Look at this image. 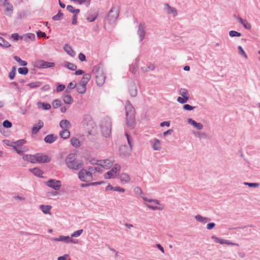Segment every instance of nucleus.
Listing matches in <instances>:
<instances>
[{"instance_id": "nucleus-9", "label": "nucleus", "mask_w": 260, "mask_h": 260, "mask_svg": "<svg viewBox=\"0 0 260 260\" xmlns=\"http://www.w3.org/2000/svg\"><path fill=\"white\" fill-rule=\"evenodd\" d=\"M54 62L45 61L43 60H39L35 62V66L38 68L47 69L54 67Z\"/></svg>"}, {"instance_id": "nucleus-18", "label": "nucleus", "mask_w": 260, "mask_h": 260, "mask_svg": "<svg viewBox=\"0 0 260 260\" xmlns=\"http://www.w3.org/2000/svg\"><path fill=\"white\" fill-rule=\"evenodd\" d=\"M235 17L236 18L237 20L238 21V22L243 25V27L247 29H250L251 28V24L248 22V21L246 20H243L241 17H237L235 16Z\"/></svg>"}, {"instance_id": "nucleus-61", "label": "nucleus", "mask_w": 260, "mask_h": 260, "mask_svg": "<svg viewBox=\"0 0 260 260\" xmlns=\"http://www.w3.org/2000/svg\"><path fill=\"white\" fill-rule=\"evenodd\" d=\"M97 16L98 14H94L93 15H92L91 16L87 17L86 19L89 22H93L96 19Z\"/></svg>"}, {"instance_id": "nucleus-44", "label": "nucleus", "mask_w": 260, "mask_h": 260, "mask_svg": "<svg viewBox=\"0 0 260 260\" xmlns=\"http://www.w3.org/2000/svg\"><path fill=\"white\" fill-rule=\"evenodd\" d=\"M63 14L61 13L60 11H59L58 13L52 17V19L54 21L60 20L62 18Z\"/></svg>"}, {"instance_id": "nucleus-42", "label": "nucleus", "mask_w": 260, "mask_h": 260, "mask_svg": "<svg viewBox=\"0 0 260 260\" xmlns=\"http://www.w3.org/2000/svg\"><path fill=\"white\" fill-rule=\"evenodd\" d=\"M77 84L75 81L70 82L66 89V91L67 92H70L71 90L75 88L76 87Z\"/></svg>"}, {"instance_id": "nucleus-30", "label": "nucleus", "mask_w": 260, "mask_h": 260, "mask_svg": "<svg viewBox=\"0 0 260 260\" xmlns=\"http://www.w3.org/2000/svg\"><path fill=\"white\" fill-rule=\"evenodd\" d=\"M59 135L61 138H63V139H67L69 138L70 136V131L67 129H64L60 132Z\"/></svg>"}, {"instance_id": "nucleus-56", "label": "nucleus", "mask_w": 260, "mask_h": 260, "mask_svg": "<svg viewBox=\"0 0 260 260\" xmlns=\"http://www.w3.org/2000/svg\"><path fill=\"white\" fill-rule=\"evenodd\" d=\"M83 230H79L75 231L71 235V237H77L80 236L83 233Z\"/></svg>"}, {"instance_id": "nucleus-3", "label": "nucleus", "mask_w": 260, "mask_h": 260, "mask_svg": "<svg viewBox=\"0 0 260 260\" xmlns=\"http://www.w3.org/2000/svg\"><path fill=\"white\" fill-rule=\"evenodd\" d=\"M92 71L95 74L96 82L98 85L102 86L105 81V74L100 66L93 67Z\"/></svg>"}, {"instance_id": "nucleus-10", "label": "nucleus", "mask_w": 260, "mask_h": 260, "mask_svg": "<svg viewBox=\"0 0 260 260\" xmlns=\"http://www.w3.org/2000/svg\"><path fill=\"white\" fill-rule=\"evenodd\" d=\"M45 183L48 186L56 190H58L61 185L60 181L52 179L49 180Z\"/></svg>"}, {"instance_id": "nucleus-49", "label": "nucleus", "mask_w": 260, "mask_h": 260, "mask_svg": "<svg viewBox=\"0 0 260 260\" xmlns=\"http://www.w3.org/2000/svg\"><path fill=\"white\" fill-rule=\"evenodd\" d=\"M18 73L20 74H22V75H26L28 72V70L26 67L19 68L18 69Z\"/></svg>"}, {"instance_id": "nucleus-14", "label": "nucleus", "mask_w": 260, "mask_h": 260, "mask_svg": "<svg viewBox=\"0 0 260 260\" xmlns=\"http://www.w3.org/2000/svg\"><path fill=\"white\" fill-rule=\"evenodd\" d=\"M51 160V158L42 153H37V162L48 163Z\"/></svg>"}, {"instance_id": "nucleus-25", "label": "nucleus", "mask_w": 260, "mask_h": 260, "mask_svg": "<svg viewBox=\"0 0 260 260\" xmlns=\"http://www.w3.org/2000/svg\"><path fill=\"white\" fill-rule=\"evenodd\" d=\"M91 78V75L89 74H85L83 75V78L79 82L81 84L84 85L86 86V84L88 82V81L90 80Z\"/></svg>"}, {"instance_id": "nucleus-54", "label": "nucleus", "mask_w": 260, "mask_h": 260, "mask_svg": "<svg viewBox=\"0 0 260 260\" xmlns=\"http://www.w3.org/2000/svg\"><path fill=\"white\" fill-rule=\"evenodd\" d=\"M238 49L239 50V53L243 55L245 58L247 59L248 58V56L247 54H246L245 52L243 50V48L241 46H239L238 47Z\"/></svg>"}, {"instance_id": "nucleus-22", "label": "nucleus", "mask_w": 260, "mask_h": 260, "mask_svg": "<svg viewBox=\"0 0 260 260\" xmlns=\"http://www.w3.org/2000/svg\"><path fill=\"white\" fill-rule=\"evenodd\" d=\"M57 139V137L53 134H50L46 136L44 138V141L47 143H52Z\"/></svg>"}, {"instance_id": "nucleus-5", "label": "nucleus", "mask_w": 260, "mask_h": 260, "mask_svg": "<svg viewBox=\"0 0 260 260\" xmlns=\"http://www.w3.org/2000/svg\"><path fill=\"white\" fill-rule=\"evenodd\" d=\"M102 133L104 137L110 136L111 132V122L110 119L105 118L101 123Z\"/></svg>"}, {"instance_id": "nucleus-13", "label": "nucleus", "mask_w": 260, "mask_h": 260, "mask_svg": "<svg viewBox=\"0 0 260 260\" xmlns=\"http://www.w3.org/2000/svg\"><path fill=\"white\" fill-rule=\"evenodd\" d=\"M137 35L139 38V41L142 42L145 38L146 35L145 26L144 25L140 23L138 26Z\"/></svg>"}, {"instance_id": "nucleus-33", "label": "nucleus", "mask_w": 260, "mask_h": 260, "mask_svg": "<svg viewBox=\"0 0 260 260\" xmlns=\"http://www.w3.org/2000/svg\"><path fill=\"white\" fill-rule=\"evenodd\" d=\"M63 101L65 104L68 105L71 104L73 102V100L72 96L68 94H64L63 95Z\"/></svg>"}, {"instance_id": "nucleus-53", "label": "nucleus", "mask_w": 260, "mask_h": 260, "mask_svg": "<svg viewBox=\"0 0 260 260\" xmlns=\"http://www.w3.org/2000/svg\"><path fill=\"white\" fill-rule=\"evenodd\" d=\"M229 35L231 37H239L241 36V33L235 31V30H231L229 32Z\"/></svg>"}, {"instance_id": "nucleus-64", "label": "nucleus", "mask_w": 260, "mask_h": 260, "mask_svg": "<svg viewBox=\"0 0 260 260\" xmlns=\"http://www.w3.org/2000/svg\"><path fill=\"white\" fill-rule=\"evenodd\" d=\"M78 58H79V59L81 61H85L86 60V57H85V55L83 54L82 53H80L79 55H78Z\"/></svg>"}, {"instance_id": "nucleus-34", "label": "nucleus", "mask_w": 260, "mask_h": 260, "mask_svg": "<svg viewBox=\"0 0 260 260\" xmlns=\"http://www.w3.org/2000/svg\"><path fill=\"white\" fill-rule=\"evenodd\" d=\"M20 39L25 41H27L28 39L34 40L35 39V35L34 34L29 33L21 37Z\"/></svg>"}, {"instance_id": "nucleus-50", "label": "nucleus", "mask_w": 260, "mask_h": 260, "mask_svg": "<svg viewBox=\"0 0 260 260\" xmlns=\"http://www.w3.org/2000/svg\"><path fill=\"white\" fill-rule=\"evenodd\" d=\"M121 169V166L119 165L116 164L114 165V167L111 169V170H113L114 173H115L116 175L119 173Z\"/></svg>"}, {"instance_id": "nucleus-17", "label": "nucleus", "mask_w": 260, "mask_h": 260, "mask_svg": "<svg viewBox=\"0 0 260 260\" xmlns=\"http://www.w3.org/2000/svg\"><path fill=\"white\" fill-rule=\"evenodd\" d=\"M187 122L198 130H201L203 128V125L201 123H198L191 118H188Z\"/></svg>"}, {"instance_id": "nucleus-45", "label": "nucleus", "mask_w": 260, "mask_h": 260, "mask_svg": "<svg viewBox=\"0 0 260 260\" xmlns=\"http://www.w3.org/2000/svg\"><path fill=\"white\" fill-rule=\"evenodd\" d=\"M41 84L42 83L40 82H34L29 83L28 86H29V87L31 88H34L40 87Z\"/></svg>"}, {"instance_id": "nucleus-57", "label": "nucleus", "mask_w": 260, "mask_h": 260, "mask_svg": "<svg viewBox=\"0 0 260 260\" xmlns=\"http://www.w3.org/2000/svg\"><path fill=\"white\" fill-rule=\"evenodd\" d=\"M244 185L248 186L250 187H258L259 185L258 183H248V182H244Z\"/></svg>"}, {"instance_id": "nucleus-47", "label": "nucleus", "mask_w": 260, "mask_h": 260, "mask_svg": "<svg viewBox=\"0 0 260 260\" xmlns=\"http://www.w3.org/2000/svg\"><path fill=\"white\" fill-rule=\"evenodd\" d=\"M189 100V97H180L179 96L177 99V101L180 104H184Z\"/></svg>"}, {"instance_id": "nucleus-55", "label": "nucleus", "mask_w": 260, "mask_h": 260, "mask_svg": "<svg viewBox=\"0 0 260 260\" xmlns=\"http://www.w3.org/2000/svg\"><path fill=\"white\" fill-rule=\"evenodd\" d=\"M19 154H22L24 151H25V149L24 148H20L17 147L16 145L14 146L13 148Z\"/></svg>"}, {"instance_id": "nucleus-38", "label": "nucleus", "mask_w": 260, "mask_h": 260, "mask_svg": "<svg viewBox=\"0 0 260 260\" xmlns=\"http://www.w3.org/2000/svg\"><path fill=\"white\" fill-rule=\"evenodd\" d=\"M0 46L3 48H8L11 46V45L8 41L0 37Z\"/></svg>"}, {"instance_id": "nucleus-63", "label": "nucleus", "mask_w": 260, "mask_h": 260, "mask_svg": "<svg viewBox=\"0 0 260 260\" xmlns=\"http://www.w3.org/2000/svg\"><path fill=\"white\" fill-rule=\"evenodd\" d=\"M194 108L195 107H192L188 104H186L183 106V109L185 110L190 111L193 110Z\"/></svg>"}, {"instance_id": "nucleus-35", "label": "nucleus", "mask_w": 260, "mask_h": 260, "mask_svg": "<svg viewBox=\"0 0 260 260\" xmlns=\"http://www.w3.org/2000/svg\"><path fill=\"white\" fill-rule=\"evenodd\" d=\"M60 126L63 129H67L70 126V122L68 120L64 119L60 121Z\"/></svg>"}, {"instance_id": "nucleus-41", "label": "nucleus", "mask_w": 260, "mask_h": 260, "mask_svg": "<svg viewBox=\"0 0 260 260\" xmlns=\"http://www.w3.org/2000/svg\"><path fill=\"white\" fill-rule=\"evenodd\" d=\"M14 59L19 64L20 66L24 67L27 64V62L26 61L22 60L19 57L17 56H15L14 57Z\"/></svg>"}, {"instance_id": "nucleus-36", "label": "nucleus", "mask_w": 260, "mask_h": 260, "mask_svg": "<svg viewBox=\"0 0 260 260\" xmlns=\"http://www.w3.org/2000/svg\"><path fill=\"white\" fill-rule=\"evenodd\" d=\"M40 208L41 209L42 212L45 214L50 213V211L51 209V206L49 205H40Z\"/></svg>"}, {"instance_id": "nucleus-31", "label": "nucleus", "mask_w": 260, "mask_h": 260, "mask_svg": "<svg viewBox=\"0 0 260 260\" xmlns=\"http://www.w3.org/2000/svg\"><path fill=\"white\" fill-rule=\"evenodd\" d=\"M119 178L121 181L125 182L126 183L128 182L131 180L130 176L125 173H121Z\"/></svg>"}, {"instance_id": "nucleus-52", "label": "nucleus", "mask_w": 260, "mask_h": 260, "mask_svg": "<svg viewBox=\"0 0 260 260\" xmlns=\"http://www.w3.org/2000/svg\"><path fill=\"white\" fill-rule=\"evenodd\" d=\"M60 106L61 101L59 100H55L52 103V106L55 109L59 108Z\"/></svg>"}, {"instance_id": "nucleus-60", "label": "nucleus", "mask_w": 260, "mask_h": 260, "mask_svg": "<svg viewBox=\"0 0 260 260\" xmlns=\"http://www.w3.org/2000/svg\"><path fill=\"white\" fill-rule=\"evenodd\" d=\"M39 104L42 105V108L44 110H49L51 108V106L49 104L39 103Z\"/></svg>"}, {"instance_id": "nucleus-39", "label": "nucleus", "mask_w": 260, "mask_h": 260, "mask_svg": "<svg viewBox=\"0 0 260 260\" xmlns=\"http://www.w3.org/2000/svg\"><path fill=\"white\" fill-rule=\"evenodd\" d=\"M71 143L75 147H79L80 146V143L78 139L76 137H73L71 139Z\"/></svg>"}, {"instance_id": "nucleus-20", "label": "nucleus", "mask_w": 260, "mask_h": 260, "mask_svg": "<svg viewBox=\"0 0 260 260\" xmlns=\"http://www.w3.org/2000/svg\"><path fill=\"white\" fill-rule=\"evenodd\" d=\"M150 144L152 145L153 148L155 150H160L161 148L160 146V141L156 139H154L151 140L150 141Z\"/></svg>"}, {"instance_id": "nucleus-58", "label": "nucleus", "mask_w": 260, "mask_h": 260, "mask_svg": "<svg viewBox=\"0 0 260 260\" xmlns=\"http://www.w3.org/2000/svg\"><path fill=\"white\" fill-rule=\"evenodd\" d=\"M3 126L6 128H10L12 126V123L8 120H6L3 122Z\"/></svg>"}, {"instance_id": "nucleus-11", "label": "nucleus", "mask_w": 260, "mask_h": 260, "mask_svg": "<svg viewBox=\"0 0 260 260\" xmlns=\"http://www.w3.org/2000/svg\"><path fill=\"white\" fill-rule=\"evenodd\" d=\"M211 238L212 239L214 240V241L216 243H219V244H222V245L226 244V245H233V246L236 245V246H239V244H237V243L232 242L228 240H225V239H224L218 238V237H217L215 235L212 236Z\"/></svg>"}, {"instance_id": "nucleus-43", "label": "nucleus", "mask_w": 260, "mask_h": 260, "mask_svg": "<svg viewBox=\"0 0 260 260\" xmlns=\"http://www.w3.org/2000/svg\"><path fill=\"white\" fill-rule=\"evenodd\" d=\"M138 64L137 62L133 63L129 67V71L135 74L136 73L138 69Z\"/></svg>"}, {"instance_id": "nucleus-7", "label": "nucleus", "mask_w": 260, "mask_h": 260, "mask_svg": "<svg viewBox=\"0 0 260 260\" xmlns=\"http://www.w3.org/2000/svg\"><path fill=\"white\" fill-rule=\"evenodd\" d=\"M119 15V10L117 8L113 7L110 10L108 14V19L109 23L112 24L114 23Z\"/></svg>"}, {"instance_id": "nucleus-1", "label": "nucleus", "mask_w": 260, "mask_h": 260, "mask_svg": "<svg viewBox=\"0 0 260 260\" xmlns=\"http://www.w3.org/2000/svg\"><path fill=\"white\" fill-rule=\"evenodd\" d=\"M126 113V124L128 127L133 129L136 125L135 110L129 101H127L125 106Z\"/></svg>"}, {"instance_id": "nucleus-51", "label": "nucleus", "mask_w": 260, "mask_h": 260, "mask_svg": "<svg viewBox=\"0 0 260 260\" xmlns=\"http://www.w3.org/2000/svg\"><path fill=\"white\" fill-rule=\"evenodd\" d=\"M25 143L26 141L23 139L19 140L14 142V145H16L18 148H19L20 146H22Z\"/></svg>"}, {"instance_id": "nucleus-21", "label": "nucleus", "mask_w": 260, "mask_h": 260, "mask_svg": "<svg viewBox=\"0 0 260 260\" xmlns=\"http://www.w3.org/2000/svg\"><path fill=\"white\" fill-rule=\"evenodd\" d=\"M44 123L41 120H39L37 125H34L31 128V132L33 134H36L43 127Z\"/></svg>"}, {"instance_id": "nucleus-6", "label": "nucleus", "mask_w": 260, "mask_h": 260, "mask_svg": "<svg viewBox=\"0 0 260 260\" xmlns=\"http://www.w3.org/2000/svg\"><path fill=\"white\" fill-rule=\"evenodd\" d=\"M142 199L146 202L145 203V205L148 207L149 209H151L153 210H162L163 209L162 208H160L159 207H158L157 206H155V205H159V201L157 200H153V199H148V198L142 197Z\"/></svg>"}, {"instance_id": "nucleus-62", "label": "nucleus", "mask_w": 260, "mask_h": 260, "mask_svg": "<svg viewBox=\"0 0 260 260\" xmlns=\"http://www.w3.org/2000/svg\"><path fill=\"white\" fill-rule=\"evenodd\" d=\"M14 142H11L9 140H4V143L7 146L12 147L14 148V146H15L14 143Z\"/></svg>"}, {"instance_id": "nucleus-46", "label": "nucleus", "mask_w": 260, "mask_h": 260, "mask_svg": "<svg viewBox=\"0 0 260 260\" xmlns=\"http://www.w3.org/2000/svg\"><path fill=\"white\" fill-rule=\"evenodd\" d=\"M179 94L182 97H189L188 91L187 89H186L185 88H181L179 90Z\"/></svg>"}, {"instance_id": "nucleus-37", "label": "nucleus", "mask_w": 260, "mask_h": 260, "mask_svg": "<svg viewBox=\"0 0 260 260\" xmlns=\"http://www.w3.org/2000/svg\"><path fill=\"white\" fill-rule=\"evenodd\" d=\"M83 124H86L87 125L88 124V123L91 124L92 121L91 120V116L88 114L85 115L83 117Z\"/></svg>"}, {"instance_id": "nucleus-59", "label": "nucleus", "mask_w": 260, "mask_h": 260, "mask_svg": "<svg viewBox=\"0 0 260 260\" xmlns=\"http://www.w3.org/2000/svg\"><path fill=\"white\" fill-rule=\"evenodd\" d=\"M31 163L37 162V154L35 155L30 154L29 161Z\"/></svg>"}, {"instance_id": "nucleus-15", "label": "nucleus", "mask_w": 260, "mask_h": 260, "mask_svg": "<svg viewBox=\"0 0 260 260\" xmlns=\"http://www.w3.org/2000/svg\"><path fill=\"white\" fill-rule=\"evenodd\" d=\"M113 165L112 162L109 159L100 160L98 166H100L104 169H110Z\"/></svg>"}, {"instance_id": "nucleus-4", "label": "nucleus", "mask_w": 260, "mask_h": 260, "mask_svg": "<svg viewBox=\"0 0 260 260\" xmlns=\"http://www.w3.org/2000/svg\"><path fill=\"white\" fill-rule=\"evenodd\" d=\"M87 171L86 169H82L78 173V177L82 181L89 182L93 179L92 173L90 170L92 171V168H89Z\"/></svg>"}, {"instance_id": "nucleus-23", "label": "nucleus", "mask_w": 260, "mask_h": 260, "mask_svg": "<svg viewBox=\"0 0 260 260\" xmlns=\"http://www.w3.org/2000/svg\"><path fill=\"white\" fill-rule=\"evenodd\" d=\"M52 240L54 241H61L64 242L65 243H69V236L60 235L58 238H53Z\"/></svg>"}, {"instance_id": "nucleus-26", "label": "nucleus", "mask_w": 260, "mask_h": 260, "mask_svg": "<svg viewBox=\"0 0 260 260\" xmlns=\"http://www.w3.org/2000/svg\"><path fill=\"white\" fill-rule=\"evenodd\" d=\"M76 90L77 91L79 94H83L85 92L86 89V86L84 85L81 84L79 82V83L76 85Z\"/></svg>"}, {"instance_id": "nucleus-48", "label": "nucleus", "mask_w": 260, "mask_h": 260, "mask_svg": "<svg viewBox=\"0 0 260 260\" xmlns=\"http://www.w3.org/2000/svg\"><path fill=\"white\" fill-rule=\"evenodd\" d=\"M134 192L136 196H137L138 197H140L143 192L141 188L139 187H135L134 189Z\"/></svg>"}, {"instance_id": "nucleus-16", "label": "nucleus", "mask_w": 260, "mask_h": 260, "mask_svg": "<svg viewBox=\"0 0 260 260\" xmlns=\"http://www.w3.org/2000/svg\"><path fill=\"white\" fill-rule=\"evenodd\" d=\"M164 10L168 14H172L174 16H176L177 15V11L176 9L173 7L169 6L167 3L165 4Z\"/></svg>"}, {"instance_id": "nucleus-27", "label": "nucleus", "mask_w": 260, "mask_h": 260, "mask_svg": "<svg viewBox=\"0 0 260 260\" xmlns=\"http://www.w3.org/2000/svg\"><path fill=\"white\" fill-rule=\"evenodd\" d=\"M66 52L71 56L74 57L76 53L72 49L71 47L68 44H66L63 47Z\"/></svg>"}, {"instance_id": "nucleus-32", "label": "nucleus", "mask_w": 260, "mask_h": 260, "mask_svg": "<svg viewBox=\"0 0 260 260\" xmlns=\"http://www.w3.org/2000/svg\"><path fill=\"white\" fill-rule=\"evenodd\" d=\"M64 66L71 71H75L77 68L76 65L73 63L69 62L68 61L64 62Z\"/></svg>"}, {"instance_id": "nucleus-12", "label": "nucleus", "mask_w": 260, "mask_h": 260, "mask_svg": "<svg viewBox=\"0 0 260 260\" xmlns=\"http://www.w3.org/2000/svg\"><path fill=\"white\" fill-rule=\"evenodd\" d=\"M4 7L5 11L4 13L6 15L10 16L13 12V5L8 2V0L6 1L2 5Z\"/></svg>"}, {"instance_id": "nucleus-8", "label": "nucleus", "mask_w": 260, "mask_h": 260, "mask_svg": "<svg viewBox=\"0 0 260 260\" xmlns=\"http://www.w3.org/2000/svg\"><path fill=\"white\" fill-rule=\"evenodd\" d=\"M132 148L127 145H124L119 148L120 156L123 158H128L131 153Z\"/></svg>"}, {"instance_id": "nucleus-19", "label": "nucleus", "mask_w": 260, "mask_h": 260, "mask_svg": "<svg viewBox=\"0 0 260 260\" xmlns=\"http://www.w3.org/2000/svg\"><path fill=\"white\" fill-rule=\"evenodd\" d=\"M129 92L133 97H135L137 95V87L134 83H131L129 85Z\"/></svg>"}, {"instance_id": "nucleus-2", "label": "nucleus", "mask_w": 260, "mask_h": 260, "mask_svg": "<svg viewBox=\"0 0 260 260\" xmlns=\"http://www.w3.org/2000/svg\"><path fill=\"white\" fill-rule=\"evenodd\" d=\"M76 154L73 153L67 156L65 162L70 169L78 170L82 167V163L76 160Z\"/></svg>"}, {"instance_id": "nucleus-28", "label": "nucleus", "mask_w": 260, "mask_h": 260, "mask_svg": "<svg viewBox=\"0 0 260 260\" xmlns=\"http://www.w3.org/2000/svg\"><path fill=\"white\" fill-rule=\"evenodd\" d=\"M155 69V66L152 64L149 63L148 65L144 66L141 68V71L143 72H147L150 70L153 71Z\"/></svg>"}, {"instance_id": "nucleus-40", "label": "nucleus", "mask_w": 260, "mask_h": 260, "mask_svg": "<svg viewBox=\"0 0 260 260\" xmlns=\"http://www.w3.org/2000/svg\"><path fill=\"white\" fill-rule=\"evenodd\" d=\"M117 175L114 173L113 170H110L105 173L104 177L106 179H110L111 178H115Z\"/></svg>"}, {"instance_id": "nucleus-24", "label": "nucleus", "mask_w": 260, "mask_h": 260, "mask_svg": "<svg viewBox=\"0 0 260 260\" xmlns=\"http://www.w3.org/2000/svg\"><path fill=\"white\" fill-rule=\"evenodd\" d=\"M194 218L196 219V220H197L199 222H201L203 224H205V223H207L208 221H210V220H211L210 218L205 217H203L202 216H201L200 214L197 215L194 217Z\"/></svg>"}, {"instance_id": "nucleus-29", "label": "nucleus", "mask_w": 260, "mask_h": 260, "mask_svg": "<svg viewBox=\"0 0 260 260\" xmlns=\"http://www.w3.org/2000/svg\"><path fill=\"white\" fill-rule=\"evenodd\" d=\"M29 171L32 173L35 176H38V177H42V175H43V172L39 168H35L33 169H29Z\"/></svg>"}]
</instances>
